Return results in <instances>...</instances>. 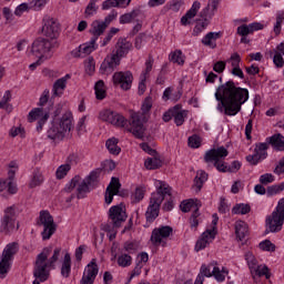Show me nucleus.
Segmentation results:
<instances>
[{
    "label": "nucleus",
    "mask_w": 284,
    "mask_h": 284,
    "mask_svg": "<svg viewBox=\"0 0 284 284\" xmlns=\"http://www.w3.org/2000/svg\"><path fill=\"white\" fill-rule=\"evenodd\" d=\"M163 163L161 162L160 159L156 158H148L144 162V166L146 170H159Z\"/></svg>",
    "instance_id": "nucleus-49"
},
{
    "label": "nucleus",
    "mask_w": 284,
    "mask_h": 284,
    "mask_svg": "<svg viewBox=\"0 0 284 284\" xmlns=\"http://www.w3.org/2000/svg\"><path fill=\"white\" fill-rule=\"evenodd\" d=\"M214 263H211L209 265L203 264L200 268V273L197 275V278H201L202 283L205 282V276L206 278H210L212 276V267Z\"/></svg>",
    "instance_id": "nucleus-44"
},
{
    "label": "nucleus",
    "mask_w": 284,
    "mask_h": 284,
    "mask_svg": "<svg viewBox=\"0 0 284 284\" xmlns=\"http://www.w3.org/2000/svg\"><path fill=\"white\" fill-rule=\"evenodd\" d=\"M273 63L276 68H283L284 65L283 54H281L278 51L274 52Z\"/></svg>",
    "instance_id": "nucleus-61"
},
{
    "label": "nucleus",
    "mask_w": 284,
    "mask_h": 284,
    "mask_svg": "<svg viewBox=\"0 0 284 284\" xmlns=\"http://www.w3.org/2000/svg\"><path fill=\"white\" fill-rule=\"evenodd\" d=\"M101 121H105L106 123H111V125H116V128H130L128 124V120L125 118L110 109L103 110L100 112Z\"/></svg>",
    "instance_id": "nucleus-14"
},
{
    "label": "nucleus",
    "mask_w": 284,
    "mask_h": 284,
    "mask_svg": "<svg viewBox=\"0 0 284 284\" xmlns=\"http://www.w3.org/2000/svg\"><path fill=\"white\" fill-rule=\"evenodd\" d=\"M114 85H120L122 90H130L132 88V81H134V75L130 71H119L112 77Z\"/></svg>",
    "instance_id": "nucleus-18"
},
{
    "label": "nucleus",
    "mask_w": 284,
    "mask_h": 284,
    "mask_svg": "<svg viewBox=\"0 0 284 284\" xmlns=\"http://www.w3.org/2000/svg\"><path fill=\"white\" fill-rule=\"evenodd\" d=\"M44 26L42 28L44 36H47L50 41H55L59 37V22L54 18L47 17L43 19Z\"/></svg>",
    "instance_id": "nucleus-21"
},
{
    "label": "nucleus",
    "mask_w": 284,
    "mask_h": 284,
    "mask_svg": "<svg viewBox=\"0 0 284 284\" xmlns=\"http://www.w3.org/2000/svg\"><path fill=\"white\" fill-rule=\"evenodd\" d=\"M247 224L243 221L235 223V236L237 241H247Z\"/></svg>",
    "instance_id": "nucleus-34"
},
{
    "label": "nucleus",
    "mask_w": 284,
    "mask_h": 284,
    "mask_svg": "<svg viewBox=\"0 0 284 284\" xmlns=\"http://www.w3.org/2000/svg\"><path fill=\"white\" fill-rule=\"evenodd\" d=\"M283 225L284 217L275 209V211H273L272 214L266 217V233L272 232L276 234L283 230Z\"/></svg>",
    "instance_id": "nucleus-17"
},
{
    "label": "nucleus",
    "mask_w": 284,
    "mask_h": 284,
    "mask_svg": "<svg viewBox=\"0 0 284 284\" xmlns=\"http://www.w3.org/2000/svg\"><path fill=\"white\" fill-rule=\"evenodd\" d=\"M94 70H97V63L94 62V58L89 57L85 61V72L87 74H94Z\"/></svg>",
    "instance_id": "nucleus-56"
},
{
    "label": "nucleus",
    "mask_w": 284,
    "mask_h": 284,
    "mask_svg": "<svg viewBox=\"0 0 284 284\" xmlns=\"http://www.w3.org/2000/svg\"><path fill=\"white\" fill-rule=\"evenodd\" d=\"M199 216H201V213L199 207H196L190 217L191 227H199Z\"/></svg>",
    "instance_id": "nucleus-60"
},
{
    "label": "nucleus",
    "mask_w": 284,
    "mask_h": 284,
    "mask_svg": "<svg viewBox=\"0 0 284 284\" xmlns=\"http://www.w3.org/2000/svg\"><path fill=\"white\" fill-rule=\"evenodd\" d=\"M108 27L103 21L94 20L91 23L90 34H92L91 39H94V41H99V37L105 32Z\"/></svg>",
    "instance_id": "nucleus-30"
},
{
    "label": "nucleus",
    "mask_w": 284,
    "mask_h": 284,
    "mask_svg": "<svg viewBox=\"0 0 284 284\" xmlns=\"http://www.w3.org/2000/svg\"><path fill=\"white\" fill-rule=\"evenodd\" d=\"M267 150H270V144H267V142L256 143L254 154L246 156L247 163L251 165H258V161H265V159H267Z\"/></svg>",
    "instance_id": "nucleus-15"
},
{
    "label": "nucleus",
    "mask_w": 284,
    "mask_h": 284,
    "mask_svg": "<svg viewBox=\"0 0 284 284\" xmlns=\"http://www.w3.org/2000/svg\"><path fill=\"white\" fill-rule=\"evenodd\" d=\"M215 237L216 232L214 231H205L204 233H202V237L195 244V252H201V250H205V247H207V245H210Z\"/></svg>",
    "instance_id": "nucleus-28"
},
{
    "label": "nucleus",
    "mask_w": 284,
    "mask_h": 284,
    "mask_svg": "<svg viewBox=\"0 0 284 284\" xmlns=\"http://www.w3.org/2000/svg\"><path fill=\"white\" fill-rule=\"evenodd\" d=\"M205 181H207V173L203 170L197 171L193 185V187H195V192H201V190L203 189V183H205Z\"/></svg>",
    "instance_id": "nucleus-38"
},
{
    "label": "nucleus",
    "mask_w": 284,
    "mask_h": 284,
    "mask_svg": "<svg viewBox=\"0 0 284 284\" xmlns=\"http://www.w3.org/2000/svg\"><path fill=\"white\" fill-rule=\"evenodd\" d=\"M39 108H36L29 112V123H32L33 121H38L37 131L41 132L43 130V125H45V122L48 119H50V112L54 109V103L50 101V90L45 89L38 103Z\"/></svg>",
    "instance_id": "nucleus-4"
},
{
    "label": "nucleus",
    "mask_w": 284,
    "mask_h": 284,
    "mask_svg": "<svg viewBox=\"0 0 284 284\" xmlns=\"http://www.w3.org/2000/svg\"><path fill=\"white\" fill-rule=\"evenodd\" d=\"M71 168L72 166L70 165V163L60 165L55 172L57 179H64L65 176H68Z\"/></svg>",
    "instance_id": "nucleus-51"
},
{
    "label": "nucleus",
    "mask_w": 284,
    "mask_h": 284,
    "mask_svg": "<svg viewBox=\"0 0 284 284\" xmlns=\"http://www.w3.org/2000/svg\"><path fill=\"white\" fill-rule=\"evenodd\" d=\"M118 265L119 267H130V265H132V255L129 253H121L118 256Z\"/></svg>",
    "instance_id": "nucleus-45"
},
{
    "label": "nucleus",
    "mask_w": 284,
    "mask_h": 284,
    "mask_svg": "<svg viewBox=\"0 0 284 284\" xmlns=\"http://www.w3.org/2000/svg\"><path fill=\"white\" fill-rule=\"evenodd\" d=\"M130 50H132V42L128 41L125 38H120L115 44V50L112 51V54L121 61V59L128 57Z\"/></svg>",
    "instance_id": "nucleus-25"
},
{
    "label": "nucleus",
    "mask_w": 284,
    "mask_h": 284,
    "mask_svg": "<svg viewBox=\"0 0 284 284\" xmlns=\"http://www.w3.org/2000/svg\"><path fill=\"white\" fill-rule=\"evenodd\" d=\"M17 252H19V243L17 242L9 243L4 247L0 258V278H6V275L10 272V263Z\"/></svg>",
    "instance_id": "nucleus-11"
},
{
    "label": "nucleus",
    "mask_w": 284,
    "mask_h": 284,
    "mask_svg": "<svg viewBox=\"0 0 284 284\" xmlns=\"http://www.w3.org/2000/svg\"><path fill=\"white\" fill-rule=\"evenodd\" d=\"M121 65V59H119L114 53H111L105 57L103 62L100 65V72L102 74H112L116 68Z\"/></svg>",
    "instance_id": "nucleus-20"
},
{
    "label": "nucleus",
    "mask_w": 284,
    "mask_h": 284,
    "mask_svg": "<svg viewBox=\"0 0 284 284\" xmlns=\"http://www.w3.org/2000/svg\"><path fill=\"white\" fill-rule=\"evenodd\" d=\"M199 10H201V2H193L191 9L181 18L182 26H190V19H194Z\"/></svg>",
    "instance_id": "nucleus-33"
},
{
    "label": "nucleus",
    "mask_w": 284,
    "mask_h": 284,
    "mask_svg": "<svg viewBox=\"0 0 284 284\" xmlns=\"http://www.w3.org/2000/svg\"><path fill=\"white\" fill-rule=\"evenodd\" d=\"M41 183H43V174L39 171H34L29 187H39Z\"/></svg>",
    "instance_id": "nucleus-52"
},
{
    "label": "nucleus",
    "mask_w": 284,
    "mask_h": 284,
    "mask_svg": "<svg viewBox=\"0 0 284 284\" xmlns=\"http://www.w3.org/2000/svg\"><path fill=\"white\" fill-rule=\"evenodd\" d=\"M207 26H210V20H203L202 22H197L193 29V34H195V37H199L201 32H203V30L207 28Z\"/></svg>",
    "instance_id": "nucleus-55"
},
{
    "label": "nucleus",
    "mask_w": 284,
    "mask_h": 284,
    "mask_svg": "<svg viewBox=\"0 0 284 284\" xmlns=\"http://www.w3.org/2000/svg\"><path fill=\"white\" fill-rule=\"evenodd\" d=\"M14 171H9L8 175L9 178L7 180H0V192H3L6 187H8L9 194H17V184H14Z\"/></svg>",
    "instance_id": "nucleus-29"
},
{
    "label": "nucleus",
    "mask_w": 284,
    "mask_h": 284,
    "mask_svg": "<svg viewBox=\"0 0 284 284\" xmlns=\"http://www.w3.org/2000/svg\"><path fill=\"white\" fill-rule=\"evenodd\" d=\"M97 10H98L97 0H91L85 8L84 14H85V17H92V16L97 14Z\"/></svg>",
    "instance_id": "nucleus-58"
},
{
    "label": "nucleus",
    "mask_w": 284,
    "mask_h": 284,
    "mask_svg": "<svg viewBox=\"0 0 284 284\" xmlns=\"http://www.w3.org/2000/svg\"><path fill=\"white\" fill-rule=\"evenodd\" d=\"M38 226L43 227L41 233L43 241H50L54 232H57V224L54 223V217L49 211H41L38 220Z\"/></svg>",
    "instance_id": "nucleus-10"
},
{
    "label": "nucleus",
    "mask_w": 284,
    "mask_h": 284,
    "mask_svg": "<svg viewBox=\"0 0 284 284\" xmlns=\"http://www.w3.org/2000/svg\"><path fill=\"white\" fill-rule=\"evenodd\" d=\"M245 261L247 262L248 270L253 280L256 282V278L265 276L266 280H270L272 274L270 273V267L267 265H258V261L252 252L245 253Z\"/></svg>",
    "instance_id": "nucleus-9"
},
{
    "label": "nucleus",
    "mask_w": 284,
    "mask_h": 284,
    "mask_svg": "<svg viewBox=\"0 0 284 284\" xmlns=\"http://www.w3.org/2000/svg\"><path fill=\"white\" fill-rule=\"evenodd\" d=\"M142 112H133L130 115L128 132H132L135 139L143 140L145 138V125L148 123V112L152 110V100L146 98L141 108Z\"/></svg>",
    "instance_id": "nucleus-5"
},
{
    "label": "nucleus",
    "mask_w": 284,
    "mask_h": 284,
    "mask_svg": "<svg viewBox=\"0 0 284 284\" xmlns=\"http://www.w3.org/2000/svg\"><path fill=\"white\" fill-rule=\"evenodd\" d=\"M221 37H223V33H221V31L209 32L201 40V43H203L206 48H211L212 50H214L216 49V40L221 39Z\"/></svg>",
    "instance_id": "nucleus-31"
},
{
    "label": "nucleus",
    "mask_w": 284,
    "mask_h": 284,
    "mask_svg": "<svg viewBox=\"0 0 284 284\" xmlns=\"http://www.w3.org/2000/svg\"><path fill=\"white\" fill-rule=\"evenodd\" d=\"M260 183L262 185H268V183H274V175H272V173H266L261 175Z\"/></svg>",
    "instance_id": "nucleus-64"
},
{
    "label": "nucleus",
    "mask_w": 284,
    "mask_h": 284,
    "mask_svg": "<svg viewBox=\"0 0 284 284\" xmlns=\"http://www.w3.org/2000/svg\"><path fill=\"white\" fill-rule=\"evenodd\" d=\"M284 190V183L281 185H272L266 189L267 196H274V194H281Z\"/></svg>",
    "instance_id": "nucleus-59"
},
{
    "label": "nucleus",
    "mask_w": 284,
    "mask_h": 284,
    "mask_svg": "<svg viewBox=\"0 0 284 284\" xmlns=\"http://www.w3.org/2000/svg\"><path fill=\"white\" fill-rule=\"evenodd\" d=\"M50 252H52V247H45L38 254L33 268V276L36 278L33 284L45 283V281L50 278V271H48V267H54V264L59 261V256H61V247H55L53 255L48 261Z\"/></svg>",
    "instance_id": "nucleus-3"
},
{
    "label": "nucleus",
    "mask_w": 284,
    "mask_h": 284,
    "mask_svg": "<svg viewBox=\"0 0 284 284\" xmlns=\"http://www.w3.org/2000/svg\"><path fill=\"white\" fill-rule=\"evenodd\" d=\"M160 186L155 193L151 194L150 204L145 212V219L148 223H154L159 217V212L161 210V203L165 201V196H170L166 203L163 205L164 212H172L174 210V200H172V187L165 182L160 181Z\"/></svg>",
    "instance_id": "nucleus-2"
},
{
    "label": "nucleus",
    "mask_w": 284,
    "mask_h": 284,
    "mask_svg": "<svg viewBox=\"0 0 284 284\" xmlns=\"http://www.w3.org/2000/svg\"><path fill=\"white\" fill-rule=\"evenodd\" d=\"M215 99L219 112H223L226 116H236L241 112L242 105L250 99V91L241 87H236L234 81L230 80L217 87Z\"/></svg>",
    "instance_id": "nucleus-1"
},
{
    "label": "nucleus",
    "mask_w": 284,
    "mask_h": 284,
    "mask_svg": "<svg viewBox=\"0 0 284 284\" xmlns=\"http://www.w3.org/2000/svg\"><path fill=\"white\" fill-rule=\"evenodd\" d=\"M72 112H65L60 120H53L47 131L48 139L51 141H61L72 130Z\"/></svg>",
    "instance_id": "nucleus-6"
},
{
    "label": "nucleus",
    "mask_w": 284,
    "mask_h": 284,
    "mask_svg": "<svg viewBox=\"0 0 284 284\" xmlns=\"http://www.w3.org/2000/svg\"><path fill=\"white\" fill-rule=\"evenodd\" d=\"M95 97L99 101H103V98L105 97V82L103 80H99L95 85Z\"/></svg>",
    "instance_id": "nucleus-46"
},
{
    "label": "nucleus",
    "mask_w": 284,
    "mask_h": 284,
    "mask_svg": "<svg viewBox=\"0 0 284 284\" xmlns=\"http://www.w3.org/2000/svg\"><path fill=\"white\" fill-rule=\"evenodd\" d=\"M196 207H201V202L199 200H196V202H194V200H184L181 204H180V210L184 213L190 212L191 210H196Z\"/></svg>",
    "instance_id": "nucleus-40"
},
{
    "label": "nucleus",
    "mask_w": 284,
    "mask_h": 284,
    "mask_svg": "<svg viewBox=\"0 0 284 284\" xmlns=\"http://www.w3.org/2000/svg\"><path fill=\"white\" fill-rule=\"evenodd\" d=\"M121 190V182L119 181V178H112L110 184L106 187L104 201L106 205H110L112 201H114V196L119 194V191Z\"/></svg>",
    "instance_id": "nucleus-26"
},
{
    "label": "nucleus",
    "mask_w": 284,
    "mask_h": 284,
    "mask_svg": "<svg viewBox=\"0 0 284 284\" xmlns=\"http://www.w3.org/2000/svg\"><path fill=\"white\" fill-rule=\"evenodd\" d=\"M187 116V113L184 110H181V104H176L174 106V112H173V119L174 123L180 126L185 123V118Z\"/></svg>",
    "instance_id": "nucleus-37"
},
{
    "label": "nucleus",
    "mask_w": 284,
    "mask_h": 284,
    "mask_svg": "<svg viewBox=\"0 0 284 284\" xmlns=\"http://www.w3.org/2000/svg\"><path fill=\"white\" fill-rule=\"evenodd\" d=\"M141 14V11L139 9H133L129 13H124L120 17V23L125 24V23H132L136 17Z\"/></svg>",
    "instance_id": "nucleus-42"
},
{
    "label": "nucleus",
    "mask_w": 284,
    "mask_h": 284,
    "mask_svg": "<svg viewBox=\"0 0 284 284\" xmlns=\"http://www.w3.org/2000/svg\"><path fill=\"white\" fill-rule=\"evenodd\" d=\"M266 143L272 145L278 152H284V136L281 133L273 134L270 138H266Z\"/></svg>",
    "instance_id": "nucleus-32"
},
{
    "label": "nucleus",
    "mask_w": 284,
    "mask_h": 284,
    "mask_svg": "<svg viewBox=\"0 0 284 284\" xmlns=\"http://www.w3.org/2000/svg\"><path fill=\"white\" fill-rule=\"evenodd\" d=\"M105 145L110 154H114L115 156L121 154V149L119 148V140L116 138H111L106 140Z\"/></svg>",
    "instance_id": "nucleus-41"
},
{
    "label": "nucleus",
    "mask_w": 284,
    "mask_h": 284,
    "mask_svg": "<svg viewBox=\"0 0 284 284\" xmlns=\"http://www.w3.org/2000/svg\"><path fill=\"white\" fill-rule=\"evenodd\" d=\"M17 205L9 206L4 210V215L1 221V231L4 234H9V232H13V230H19V225H17Z\"/></svg>",
    "instance_id": "nucleus-13"
},
{
    "label": "nucleus",
    "mask_w": 284,
    "mask_h": 284,
    "mask_svg": "<svg viewBox=\"0 0 284 284\" xmlns=\"http://www.w3.org/2000/svg\"><path fill=\"white\" fill-rule=\"evenodd\" d=\"M230 152L225 146H219L217 149H211L205 152L204 161L205 163H213L217 172H230V166L225 162H222L221 159H225Z\"/></svg>",
    "instance_id": "nucleus-8"
},
{
    "label": "nucleus",
    "mask_w": 284,
    "mask_h": 284,
    "mask_svg": "<svg viewBox=\"0 0 284 284\" xmlns=\"http://www.w3.org/2000/svg\"><path fill=\"white\" fill-rule=\"evenodd\" d=\"M101 169L92 171L84 180H82L77 189L78 199H85V194L90 192V187H94L99 183Z\"/></svg>",
    "instance_id": "nucleus-12"
},
{
    "label": "nucleus",
    "mask_w": 284,
    "mask_h": 284,
    "mask_svg": "<svg viewBox=\"0 0 284 284\" xmlns=\"http://www.w3.org/2000/svg\"><path fill=\"white\" fill-rule=\"evenodd\" d=\"M54 48H59V42L57 40H48L45 38L37 39L31 45V53L37 59H51L52 58V50Z\"/></svg>",
    "instance_id": "nucleus-7"
},
{
    "label": "nucleus",
    "mask_w": 284,
    "mask_h": 284,
    "mask_svg": "<svg viewBox=\"0 0 284 284\" xmlns=\"http://www.w3.org/2000/svg\"><path fill=\"white\" fill-rule=\"evenodd\" d=\"M97 48V40L91 38L89 42L80 44L78 49L71 51V55L74 57V59H83L88 57V54H92Z\"/></svg>",
    "instance_id": "nucleus-22"
},
{
    "label": "nucleus",
    "mask_w": 284,
    "mask_h": 284,
    "mask_svg": "<svg viewBox=\"0 0 284 284\" xmlns=\"http://www.w3.org/2000/svg\"><path fill=\"white\" fill-rule=\"evenodd\" d=\"M141 247V243L136 240L126 241L123 243L122 252L126 254H136Z\"/></svg>",
    "instance_id": "nucleus-36"
},
{
    "label": "nucleus",
    "mask_w": 284,
    "mask_h": 284,
    "mask_svg": "<svg viewBox=\"0 0 284 284\" xmlns=\"http://www.w3.org/2000/svg\"><path fill=\"white\" fill-rule=\"evenodd\" d=\"M229 274L227 270L223 267L222 270L219 266H214L212 271V276L219 282L223 283L225 281V275Z\"/></svg>",
    "instance_id": "nucleus-47"
},
{
    "label": "nucleus",
    "mask_w": 284,
    "mask_h": 284,
    "mask_svg": "<svg viewBox=\"0 0 284 284\" xmlns=\"http://www.w3.org/2000/svg\"><path fill=\"white\" fill-rule=\"evenodd\" d=\"M170 61H172V63H178V65H183L185 63V55H183V51L175 50L170 54Z\"/></svg>",
    "instance_id": "nucleus-48"
},
{
    "label": "nucleus",
    "mask_w": 284,
    "mask_h": 284,
    "mask_svg": "<svg viewBox=\"0 0 284 284\" xmlns=\"http://www.w3.org/2000/svg\"><path fill=\"white\" fill-rule=\"evenodd\" d=\"M71 272H72V257L70 256V253H65L64 260L61 266V276H63L64 278H69Z\"/></svg>",
    "instance_id": "nucleus-35"
},
{
    "label": "nucleus",
    "mask_w": 284,
    "mask_h": 284,
    "mask_svg": "<svg viewBox=\"0 0 284 284\" xmlns=\"http://www.w3.org/2000/svg\"><path fill=\"white\" fill-rule=\"evenodd\" d=\"M99 275V265L97 260H92L84 268L80 284H94L97 276Z\"/></svg>",
    "instance_id": "nucleus-19"
},
{
    "label": "nucleus",
    "mask_w": 284,
    "mask_h": 284,
    "mask_svg": "<svg viewBox=\"0 0 284 284\" xmlns=\"http://www.w3.org/2000/svg\"><path fill=\"white\" fill-rule=\"evenodd\" d=\"M219 3H221V0H209L207 6L200 12L201 19H203V21H210V19L216 14Z\"/></svg>",
    "instance_id": "nucleus-27"
},
{
    "label": "nucleus",
    "mask_w": 284,
    "mask_h": 284,
    "mask_svg": "<svg viewBox=\"0 0 284 284\" xmlns=\"http://www.w3.org/2000/svg\"><path fill=\"white\" fill-rule=\"evenodd\" d=\"M80 184H81V176H80V175H75V176H74L73 179H71V181L65 185L64 192H72V190H74V187H77V190H78Z\"/></svg>",
    "instance_id": "nucleus-53"
},
{
    "label": "nucleus",
    "mask_w": 284,
    "mask_h": 284,
    "mask_svg": "<svg viewBox=\"0 0 284 284\" xmlns=\"http://www.w3.org/2000/svg\"><path fill=\"white\" fill-rule=\"evenodd\" d=\"M264 26L261 22H253L250 24H242L237 28V34H240L241 43H250V40L245 37L247 34H252L253 32H256L257 30H263Z\"/></svg>",
    "instance_id": "nucleus-23"
},
{
    "label": "nucleus",
    "mask_w": 284,
    "mask_h": 284,
    "mask_svg": "<svg viewBox=\"0 0 284 284\" xmlns=\"http://www.w3.org/2000/svg\"><path fill=\"white\" fill-rule=\"evenodd\" d=\"M251 211L252 207L250 206V204H236L232 209L233 214H250Z\"/></svg>",
    "instance_id": "nucleus-50"
},
{
    "label": "nucleus",
    "mask_w": 284,
    "mask_h": 284,
    "mask_svg": "<svg viewBox=\"0 0 284 284\" xmlns=\"http://www.w3.org/2000/svg\"><path fill=\"white\" fill-rule=\"evenodd\" d=\"M67 80L65 78H60L53 83V97H61L63 90H65Z\"/></svg>",
    "instance_id": "nucleus-43"
},
{
    "label": "nucleus",
    "mask_w": 284,
    "mask_h": 284,
    "mask_svg": "<svg viewBox=\"0 0 284 284\" xmlns=\"http://www.w3.org/2000/svg\"><path fill=\"white\" fill-rule=\"evenodd\" d=\"M123 204L111 206L109 210V221H111L114 227H121L123 223H125L128 219V214L125 210H123Z\"/></svg>",
    "instance_id": "nucleus-16"
},
{
    "label": "nucleus",
    "mask_w": 284,
    "mask_h": 284,
    "mask_svg": "<svg viewBox=\"0 0 284 284\" xmlns=\"http://www.w3.org/2000/svg\"><path fill=\"white\" fill-rule=\"evenodd\" d=\"M260 250H263L264 252H275L276 245H274V243H272V241L265 240L260 243Z\"/></svg>",
    "instance_id": "nucleus-57"
},
{
    "label": "nucleus",
    "mask_w": 284,
    "mask_h": 284,
    "mask_svg": "<svg viewBox=\"0 0 284 284\" xmlns=\"http://www.w3.org/2000/svg\"><path fill=\"white\" fill-rule=\"evenodd\" d=\"M132 0H106L102 3V10H110V8H121L128 6Z\"/></svg>",
    "instance_id": "nucleus-39"
},
{
    "label": "nucleus",
    "mask_w": 284,
    "mask_h": 284,
    "mask_svg": "<svg viewBox=\"0 0 284 284\" xmlns=\"http://www.w3.org/2000/svg\"><path fill=\"white\" fill-rule=\"evenodd\" d=\"M174 232L171 226H160L152 231L151 243L158 247L163 243V239L170 237V235Z\"/></svg>",
    "instance_id": "nucleus-24"
},
{
    "label": "nucleus",
    "mask_w": 284,
    "mask_h": 284,
    "mask_svg": "<svg viewBox=\"0 0 284 284\" xmlns=\"http://www.w3.org/2000/svg\"><path fill=\"white\" fill-rule=\"evenodd\" d=\"M189 146L190 148H201V136L194 134L189 138Z\"/></svg>",
    "instance_id": "nucleus-62"
},
{
    "label": "nucleus",
    "mask_w": 284,
    "mask_h": 284,
    "mask_svg": "<svg viewBox=\"0 0 284 284\" xmlns=\"http://www.w3.org/2000/svg\"><path fill=\"white\" fill-rule=\"evenodd\" d=\"M232 68H241V55L239 53H233L229 59Z\"/></svg>",
    "instance_id": "nucleus-63"
},
{
    "label": "nucleus",
    "mask_w": 284,
    "mask_h": 284,
    "mask_svg": "<svg viewBox=\"0 0 284 284\" xmlns=\"http://www.w3.org/2000/svg\"><path fill=\"white\" fill-rule=\"evenodd\" d=\"M145 197V190L143 187H136L132 195V203H140Z\"/></svg>",
    "instance_id": "nucleus-54"
}]
</instances>
